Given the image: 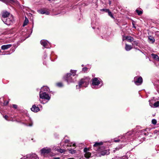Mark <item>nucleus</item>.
I'll return each instance as SVG.
<instances>
[{"label":"nucleus","instance_id":"obj_1","mask_svg":"<svg viewBox=\"0 0 159 159\" xmlns=\"http://www.w3.org/2000/svg\"><path fill=\"white\" fill-rule=\"evenodd\" d=\"M49 90L47 86H43L41 88L39 92V97L40 98L44 99V101L39 99L41 103H46L50 100L51 97L48 94Z\"/></svg>","mask_w":159,"mask_h":159},{"label":"nucleus","instance_id":"obj_2","mask_svg":"<svg viewBox=\"0 0 159 159\" xmlns=\"http://www.w3.org/2000/svg\"><path fill=\"white\" fill-rule=\"evenodd\" d=\"M103 143L102 142H96L93 145V148L98 153L97 155L98 157H101V156H104L109 154V151L105 150V147H101Z\"/></svg>","mask_w":159,"mask_h":159},{"label":"nucleus","instance_id":"obj_3","mask_svg":"<svg viewBox=\"0 0 159 159\" xmlns=\"http://www.w3.org/2000/svg\"><path fill=\"white\" fill-rule=\"evenodd\" d=\"M135 131H129L125 134L123 136L121 137L119 136V139L116 140L115 139H114V142H118L119 141L122 142H126L130 140L131 141V137H134V136H136L137 132Z\"/></svg>","mask_w":159,"mask_h":159},{"label":"nucleus","instance_id":"obj_4","mask_svg":"<svg viewBox=\"0 0 159 159\" xmlns=\"http://www.w3.org/2000/svg\"><path fill=\"white\" fill-rule=\"evenodd\" d=\"M103 85L102 81L99 78H94L92 80V88L94 89L100 88Z\"/></svg>","mask_w":159,"mask_h":159},{"label":"nucleus","instance_id":"obj_5","mask_svg":"<svg viewBox=\"0 0 159 159\" xmlns=\"http://www.w3.org/2000/svg\"><path fill=\"white\" fill-rule=\"evenodd\" d=\"M90 79L88 77H84L80 80L78 85H76V89H80L82 87H86L89 84Z\"/></svg>","mask_w":159,"mask_h":159},{"label":"nucleus","instance_id":"obj_6","mask_svg":"<svg viewBox=\"0 0 159 159\" xmlns=\"http://www.w3.org/2000/svg\"><path fill=\"white\" fill-rule=\"evenodd\" d=\"M2 21L6 24L9 25L13 23V18L12 16H9L6 18H2Z\"/></svg>","mask_w":159,"mask_h":159},{"label":"nucleus","instance_id":"obj_7","mask_svg":"<svg viewBox=\"0 0 159 159\" xmlns=\"http://www.w3.org/2000/svg\"><path fill=\"white\" fill-rule=\"evenodd\" d=\"M73 76L70 73H67L63 77L64 79L68 84L74 81Z\"/></svg>","mask_w":159,"mask_h":159},{"label":"nucleus","instance_id":"obj_8","mask_svg":"<svg viewBox=\"0 0 159 159\" xmlns=\"http://www.w3.org/2000/svg\"><path fill=\"white\" fill-rule=\"evenodd\" d=\"M135 84L137 85H141L143 82V79L141 76H136L134 78Z\"/></svg>","mask_w":159,"mask_h":159},{"label":"nucleus","instance_id":"obj_9","mask_svg":"<svg viewBox=\"0 0 159 159\" xmlns=\"http://www.w3.org/2000/svg\"><path fill=\"white\" fill-rule=\"evenodd\" d=\"M41 44L43 46L44 48H49L51 47L50 43L47 40H42L40 41Z\"/></svg>","mask_w":159,"mask_h":159},{"label":"nucleus","instance_id":"obj_10","mask_svg":"<svg viewBox=\"0 0 159 159\" xmlns=\"http://www.w3.org/2000/svg\"><path fill=\"white\" fill-rule=\"evenodd\" d=\"M51 149L50 148H42L41 150V153L42 154H48L51 152Z\"/></svg>","mask_w":159,"mask_h":159},{"label":"nucleus","instance_id":"obj_11","mask_svg":"<svg viewBox=\"0 0 159 159\" xmlns=\"http://www.w3.org/2000/svg\"><path fill=\"white\" fill-rule=\"evenodd\" d=\"M88 149L87 148H85L84 150V152L85 153L84 156L87 158H89L91 155V153L88 152Z\"/></svg>","mask_w":159,"mask_h":159},{"label":"nucleus","instance_id":"obj_12","mask_svg":"<svg viewBox=\"0 0 159 159\" xmlns=\"http://www.w3.org/2000/svg\"><path fill=\"white\" fill-rule=\"evenodd\" d=\"M31 110L34 112H38L40 109L38 107L36 106L35 105H34L31 108Z\"/></svg>","mask_w":159,"mask_h":159},{"label":"nucleus","instance_id":"obj_13","mask_svg":"<svg viewBox=\"0 0 159 159\" xmlns=\"http://www.w3.org/2000/svg\"><path fill=\"white\" fill-rule=\"evenodd\" d=\"M27 119L29 120L28 121H27L26 119L25 120V124L27 126H31L33 125V122L30 120V118L27 117Z\"/></svg>","mask_w":159,"mask_h":159},{"label":"nucleus","instance_id":"obj_14","mask_svg":"<svg viewBox=\"0 0 159 159\" xmlns=\"http://www.w3.org/2000/svg\"><path fill=\"white\" fill-rule=\"evenodd\" d=\"M64 142L66 144L67 143V145L68 146H73L74 147H75L76 144L75 143H70V141L68 139H66L64 141Z\"/></svg>","mask_w":159,"mask_h":159},{"label":"nucleus","instance_id":"obj_15","mask_svg":"<svg viewBox=\"0 0 159 159\" xmlns=\"http://www.w3.org/2000/svg\"><path fill=\"white\" fill-rule=\"evenodd\" d=\"M12 46V45L8 44L7 45H3L1 46V49L3 50L7 49Z\"/></svg>","mask_w":159,"mask_h":159},{"label":"nucleus","instance_id":"obj_16","mask_svg":"<svg viewBox=\"0 0 159 159\" xmlns=\"http://www.w3.org/2000/svg\"><path fill=\"white\" fill-rule=\"evenodd\" d=\"M148 42L151 43H153L155 41L154 38L151 35L148 37Z\"/></svg>","mask_w":159,"mask_h":159},{"label":"nucleus","instance_id":"obj_17","mask_svg":"<svg viewBox=\"0 0 159 159\" xmlns=\"http://www.w3.org/2000/svg\"><path fill=\"white\" fill-rule=\"evenodd\" d=\"M10 13L7 11L3 12L2 14V18H6L9 17Z\"/></svg>","mask_w":159,"mask_h":159},{"label":"nucleus","instance_id":"obj_18","mask_svg":"<svg viewBox=\"0 0 159 159\" xmlns=\"http://www.w3.org/2000/svg\"><path fill=\"white\" fill-rule=\"evenodd\" d=\"M132 43V45L134 46V48L137 49V48H135V46H139V40H135L133 41Z\"/></svg>","mask_w":159,"mask_h":159},{"label":"nucleus","instance_id":"obj_19","mask_svg":"<svg viewBox=\"0 0 159 159\" xmlns=\"http://www.w3.org/2000/svg\"><path fill=\"white\" fill-rule=\"evenodd\" d=\"M38 11L39 13L42 14H45L46 15H48L49 13L48 11H45L43 9L39 10H38Z\"/></svg>","mask_w":159,"mask_h":159},{"label":"nucleus","instance_id":"obj_20","mask_svg":"<svg viewBox=\"0 0 159 159\" xmlns=\"http://www.w3.org/2000/svg\"><path fill=\"white\" fill-rule=\"evenodd\" d=\"M125 39L128 42H131L133 41L134 38L130 36H127L125 37Z\"/></svg>","mask_w":159,"mask_h":159},{"label":"nucleus","instance_id":"obj_21","mask_svg":"<svg viewBox=\"0 0 159 159\" xmlns=\"http://www.w3.org/2000/svg\"><path fill=\"white\" fill-rule=\"evenodd\" d=\"M132 48L131 45H128L127 44H125V49L126 51H129Z\"/></svg>","mask_w":159,"mask_h":159},{"label":"nucleus","instance_id":"obj_22","mask_svg":"<svg viewBox=\"0 0 159 159\" xmlns=\"http://www.w3.org/2000/svg\"><path fill=\"white\" fill-rule=\"evenodd\" d=\"M151 56L155 60L157 61H159V57L157 55L153 53H152L151 54Z\"/></svg>","mask_w":159,"mask_h":159},{"label":"nucleus","instance_id":"obj_23","mask_svg":"<svg viewBox=\"0 0 159 159\" xmlns=\"http://www.w3.org/2000/svg\"><path fill=\"white\" fill-rule=\"evenodd\" d=\"M29 20L27 18L25 17V20L24 21V24H23V26H25L28 23Z\"/></svg>","mask_w":159,"mask_h":159},{"label":"nucleus","instance_id":"obj_24","mask_svg":"<svg viewBox=\"0 0 159 159\" xmlns=\"http://www.w3.org/2000/svg\"><path fill=\"white\" fill-rule=\"evenodd\" d=\"M76 70H71L70 72L71 73V75L74 77L76 74Z\"/></svg>","mask_w":159,"mask_h":159},{"label":"nucleus","instance_id":"obj_25","mask_svg":"<svg viewBox=\"0 0 159 159\" xmlns=\"http://www.w3.org/2000/svg\"><path fill=\"white\" fill-rule=\"evenodd\" d=\"M159 106V101H157L155 102L153 104V107H157Z\"/></svg>","mask_w":159,"mask_h":159},{"label":"nucleus","instance_id":"obj_26","mask_svg":"<svg viewBox=\"0 0 159 159\" xmlns=\"http://www.w3.org/2000/svg\"><path fill=\"white\" fill-rule=\"evenodd\" d=\"M108 13V14L109 16H110L112 18L114 19V17L112 15V13L110 11V10L109 11L107 12Z\"/></svg>","mask_w":159,"mask_h":159},{"label":"nucleus","instance_id":"obj_27","mask_svg":"<svg viewBox=\"0 0 159 159\" xmlns=\"http://www.w3.org/2000/svg\"><path fill=\"white\" fill-rule=\"evenodd\" d=\"M146 131V129H143L141 131V133L142 135H147V134L145 132Z\"/></svg>","mask_w":159,"mask_h":159},{"label":"nucleus","instance_id":"obj_28","mask_svg":"<svg viewBox=\"0 0 159 159\" xmlns=\"http://www.w3.org/2000/svg\"><path fill=\"white\" fill-rule=\"evenodd\" d=\"M136 11L137 13L139 15H141L143 13V12L142 11H139L138 9H136Z\"/></svg>","mask_w":159,"mask_h":159},{"label":"nucleus","instance_id":"obj_29","mask_svg":"<svg viewBox=\"0 0 159 159\" xmlns=\"http://www.w3.org/2000/svg\"><path fill=\"white\" fill-rule=\"evenodd\" d=\"M88 70V68L86 67H85L82 68V71L84 72H86Z\"/></svg>","mask_w":159,"mask_h":159},{"label":"nucleus","instance_id":"obj_30","mask_svg":"<svg viewBox=\"0 0 159 159\" xmlns=\"http://www.w3.org/2000/svg\"><path fill=\"white\" fill-rule=\"evenodd\" d=\"M57 85L59 87H61L63 86L62 83L59 82L57 84Z\"/></svg>","mask_w":159,"mask_h":159},{"label":"nucleus","instance_id":"obj_31","mask_svg":"<svg viewBox=\"0 0 159 159\" xmlns=\"http://www.w3.org/2000/svg\"><path fill=\"white\" fill-rule=\"evenodd\" d=\"M109 9H101L100 10V11H105V12H108L109 11Z\"/></svg>","mask_w":159,"mask_h":159},{"label":"nucleus","instance_id":"obj_32","mask_svg":"<svg viewBox=\"0 0 159 159\" xmlns=\"http://www.w3.org/2000/svg\"><path fill=\"white\" fill-rule=\"evenodd\" d=\"M152 123L154 125H155L157 122V120L156 119H152Z\"/></svg>","mask_w":159,"mask_h":159},{"label":"nucleus","instance_id":"obj_33","mask_svg":"<svg viewBox=\"0 0 159 159\" xmlns=\"http://www.w3.org/2000/svg\"><path fill=\"white\" fill-rule=\"evenodd\" d=\"M3 117L7 120H9L8 119V118H9V117L7 115H5L4 116H3Z\"/></svg>","mask_w":159,"mask_h":159},{"label":"nucleus","instance_id":"obj_34","mask_svg":"<svg viewBox=\"0 0 159 159\" xmlns=\"http://www.w3.org/2000/svg\"><path fill=\"white\" fill-rule=\"evenodd\" d=\"M12 106L15 109H16L17 107V106L16 104H13Z\"/></svg>","mask_w":159,"mask_h":159},{"label":"nucleus","instance_id":"obj_35","mask_svg":"<svg viewBox=\"0 0 159 159\" xmlns=\"http://www.w3.org/2000/svg\"><path fill=\"white\" fill-rule=\"evenodd\" d=\"M8 101L7 102H5V101H4V102L3 103V105H7L8 104Z\"/></svg>","mask_w":159,"mask_h":159},{"label":"nucleus","instance_id":"obj_36","mask_svg":"<svg viewBox=\"0 0 159 159\" xmlns=\"http://www.w3.org/2000/svg\"><path fill=\"white\" fill-rule=\"evenodd\" d=\"M59 151L61 153H62L65 151V150L63 149H59Z\"/></svg>","mask_w":159,"mask_h":159},{"label":"nucleus","instance_id":"obj_37","mask_svg":"<svg viewBox=\"0 0 159 159\" xmlns=\"http://www.w3.org/2000/svg\"><path fill=\"white\" fill-rule=\"evenodd\" d=\"M47 54L46 53V52H45L44 55L43 56V57H44V59H45L46 57H47Z\"/></svg>","mask_w":159,"mask_h":159},{"label":"nucleus","instance_id":"obj_38","mask_svg":"<svg viewBox=\"0 0 159 159\" xmlns=\"http://www.w3.org/2000/svg\"><path fill=\"white\" fill-rule=\"evenodd\" d=\"M70 152L72 154H73L75 152V151L74 150H70Z\"/></svg>","mask_w":159,"mask_h":159},{"label":"nucleus","instance_id":"obj_39","mask_svg":"<svg viewBox=\"0 0 159 159\" xmlns=\"http://www.w3.org/2000/svg\"><path fill=\"white\" fill-rule=\"evenodd\" d=\"M52 56H51V55H50V57H49V58H50V60H51L52 61H54V60H52Z\"/></svg>","mask_w":159,"mask_h":159},{"label":"nucleus","instance_id":"obj_40","mask_svg":"<svg viewBox=\"0 0 159 159\" xmlns=\"http://www.w3.org/2000/svg\"><path fill=\"white\" fill-rule=\"evenodd\" d=\"M149 105L151 107H153L151 103L150 102Z\"/></svg>","mask_w":159,"mask_h":159},{"label":"nucleus","instance_id":"obj_41","mask_svg":"<svg viewBox=\"0 0 159 159\" xmlns=\"http://www.w3.org/2000/svg\"><path fill=\"white\" fill-rule=\"evenodd\" d=\"M53 159H60L59 157H55L53 158Z\"/></svg>","mask_w":159,"mask_h":159},{"label":"nucleus","instance_id":"obj_42","mask_svg":"<svg viewBox=\"0 0 159 159\" xmlns=\"http://www.w3.org/2000/svg\"><path fill=\"white\" fill-rule=\"evenodd\" d=\"M109 4L110 5L111 4V1H109Z\"/></svg>","mask_w":159,"mask_h":159},{"label":"nucleus","instance_id":"obj_43","mask_svg":"<svg viewBox=\"0 0 159 159\" xmlns=\"http://www.w3.org/2000/svg\"><path fill=\"white\" fill-rule=\"evenodd\" d=\"M125 157H126V156H123V157H122V158H124H124H125Z\"/></svg>","mask_w":159,"mask_h":159},{"label":"nucleus","instance_id":"obj_44","mask_svg":"<svg viewBox=\"0 0 159 159\" xmlns=\"http://www.w3.org/2000/svg\"><path fill=\"white\" fill-rule=\"evenodd\" d=\"M133 27L134 28H136V27H135L134 25V24H133Z\"/></svg>","mask_w":159,"mask_h":159},{"label":"nucleus","instance_id":"obj_45","mask_svg":"<svg viewBox=\"0 0 159 159\" xmlns=\"http://www.w3.org/2000/svg\"><path fill=\"white\" fill-rule=\"evenodd\" d=\"M16 2H17V4H18L19 3V2L18 1H16Z\"/></svg>","mask_w":159,"mask_h":159},{"label":"nucleus","instance_id":"obj_46","mask_svg":"<svg viewBox=\"0 0 159 159\" xmlns=\"http://www.w3.org/2000/svg\"><path fill=\"white\" fill-rule=\"evenodd\" d=\"M2 99V100H4L3 98H1V99Z\"/></svg>","mask_w":159,"mask_h":159},{"label":"nucleus","instance_id":"obj_47","mask_svg":"<svg viewBox=\"0 0 159 159\" xmlns=\"http://www.w3.org/2000/svg\"><path fill=\"white\" fill-rule=\"evenodd\" d=\"M81 66H82L83 67L84 66V65H82Z\"/></svg>","mask_w":159,"mask_h":159},{"label":"nucleus","instance_id":"obj_48","mask_svg":"<svg viewBox=\"0 0 159 159\" xmlns=\"http://www.w3.org/2000/svg\"><path fill=\"white\" fill-rule=\"evenodd\" d=\"M0 1L3 2V0H0Z\"/></svg>","mask_w":159,"mask_h":159},{"label":"nucleus","instance_id":"obj_49","mask_svg":"<svg viewBox=\"0 0 159 159\" xmlns=\"http://www.w3.org/2000/svg\"><path fill=\"white\" fill-rule=\"evenodd\" d=\"M1 50H0V53H1Z\"/></svg>","mask_w":159,"mask_h":159},{"label":"nucleus","instance_id":"obj_50","mask_svg":"<svg viewBox=\"0 0 159 159\" xmlns=\"http://www.w3.org/2000/svg\"><path fill=\"white\" fill-rule=\"evenodd\" d=\"M43 64H45L44 62H43Z\"/></svg>","mask_w":159,"mask_h":159}]
</instances>
